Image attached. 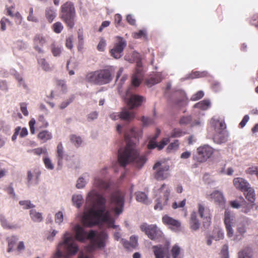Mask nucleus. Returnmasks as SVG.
Instances as JSON below:
<instances>
[{"instance_id": "obj_1", "label": "nucleus", "mask_w": 258, "mask_h": 258, "mask_svg": "<svg viewBox=\"0 0 258 258\" xmlns=\"http://www.w3.org/2000/svg\"><path fill=\"white\" fill-rule=\"evenodd\" d=\"M86 201L91 207L85 211L81 217V222L85 226L91 227L96 224H104L108 227L120 230L118 226L114 224V219L110 212L106 210L105 198L93 189L88 193Z\"/></svg>"}, {"instance_id": "obj_2", "label": "nucleus", "mask_w": 258, "mask_h": 258, "mask_svg": "<svg viewBox=\"0 0 258 258\" xmlns=\"http://www.w3.org/2000/svg\"><path fill=\"white\" fill-rule=\"evenodd\" d=\"M124 138L127 143L124 149L118 151V161L122 166H125L130 163H132L136 167L142 168L147 161L146 156L140 155L136 144L130 140L131 138H137L138 133L134 127L124 132Z\"/></svg>"}, {"instance_id": "obj_3", "label": "nucleus", "mask_w": 258, "mask_h": 258, "mask_svg": "<svg viewBox=\"0 0 258 258\" xmlns=\"http://www.w3.org/2000/svg\"><path fill=\"white\" fill-rule=\"evenodd\" d=\"M72 229L75 233V238L77 240L83 242L86 239H89L93 249H102L104 248L108 239V235L106 232L91 230L87 233L78 224L74 225H72Z\"/></svg>"}, {"instance_id": "obj_4", "label": "nucleus", "mask_w": 258, "mask_h": 258, "mask_svg": "<svg viewBox=\"0 0 258 258\" xmlns=\"http://www.w3.org/2000/svg\"><path fill=\"white\" fill-rule=\"evenodd\" d=\"M233 219L231 215L230 211L226 210L224 213V223L226 230L227 236L229 238L233 237V240L239 241L243 239L244 234L247 231L248 226V219L247 218L238 221L236 225V233L232 227Z\"/></svg>"}, {"instance_id": "obj_5", "label": "nucleus", "mask_w": 258, "mask_h": 258, "mask_svg": "<svg viewBox=\"0 0 258 258\" xmlns=\"http://www.w3.org/2000/svg\"><path fill=\"white\" fill-rule=\"evenodd\" d=\"M78 250V246L72 234L69 231H66L63 234V241L58 244L53 258H60L63 256V253L74 255Z\"/></svg>"}, {"instance_id": "obj_6", "label": "nucleus", "mask_w": 258, "mask_h": 258, "mask_svg": "<svg viewBox=\"0 0 258 258\" xmlns=\"http://www.w3.org/2000/svg\"><path fill=\"white\" fill-rule=\"evenodd\" d=\"M153 251L156 258H182L181 253V249L177 244L174 245L171 248L169 255H166L168 246L162 245L154 246Z\"/></svg>"}, {"instance_id": "obj_7", "label": "nucleus", "mask_w": 258, "mask_h": 258, "mask_svg": "<svg viewBox=\"0 0 258 258\" xmlns=\"http://www.w3.org/2000/svg\"><path fill=\"white\" fill-rule=\"evenodd\" d=\"M124 59L130 62H136V73L132 76L131 83L132 86L138 87L141 82V79L143 77L142 63L141 62V55L138 52L134 51L132 54V58H130L129 56L125 55Z\"/></svg>"}, {"instance_id": "obj_8", "label": "nucleus", "mask_w": 258, "mask_h": 258, "mask_svg": "<svg viewBox=\"0 0 258 258\" xmlns=\"http://www.w3.org/2000/svg\"><path fill=\"white\" fill-rule=\"evenodd\" d=\"M86 80L89 82L96 84H105L111 81V74L108 70L93 72L86 75Z\"/></svg>"}, {"instance_id": "obj_9", "label": "nucleus", "mask_w": 258, "mask_h": 258, "mask_svg": "<svg viewBox=\"0 0 258 258\" xmlns=\"http://www.w3.org/2000/svg\"><path fill=\"white\" fill-rule=\"evenodd\" d=\"M124 204V195L121 191H116L112 194L110 199V208L118 216L123 209Z\"/></svg>"}, {"instance_id": "obj_10", "label": "nucleus", "mask_w": 258, "mask_h": 258, "mask_svg": "<svg viewBox=\"0 0 258 258\" xmlns=\"http://www.w3.org/2000/svg\"><path fill=\"white\" fill-rule=\"evenodd\" d=\"M75 16V8L72 3L67 2L61 6V18L71 28L74 25Z\"/></svg>"}, {"instance_id": "obj_11", "label": "nucleus", "mask_w": 258, "mask_h": 258, "mask_svg": "<svg viewBox=\"0 0 258 258\" xmlns=\"http://www.w3.org/2000/svg\"><path fill=\"white\" fill-rule=\"evenodd\" d=\"M171 189L165 184H163L160 188V197L155 201V210L161 211L168 204Z\"/></svg>"}, {"instance_id": "obj_12", "label": "nucleus", "mask_w": 258, "mask_h": 258, "mask_svg": "<svg viewBox=\"0 0 258 258\" xmlns=\"http://www.w3.org/2000/svg\"><path fill=\"white\" fill-rule=\"evenodd\" d=\"M169 165L164 161H157L153 166V169L155 171L154 178L158 180H163L169 176Z\"/></svg>"}, {"instance_id": "obj_13", "label": "nucleus", "mask_w": 258, "mask_h": 258, "mask_svg": "<svg viewBox=\"0 0 258 258\" xmlns=\"http://www.w3.org/2000/svg\"><path fill=\"white\" fill-rule=\"evenodd\" d=\"M132 86L125 90V94H122V98L124 99L131 109L138 107L141 105L144 100L142 96L133 94L131 92Z\"/></svg>"}, {"instance_id": "obj_14", "label": "nucleus", "mask_w": 258, "mask_h": 258, "mask_svg": "<svg viewBox=\"0 0 258 258\" xmlns=\"http://www.w3.org/2000/svg\"><path fill=\"white\" fill-rule=\"evenodd\" d=\"M197 155L194 158L199 162L206 161L214 153V149L208 145L199 147L197 149Z\"/></svg>"}, {"instance_id": "obj_15", "label": "nucleus", "mask_w": 258, "mask_h": 258, "mask_svg": "<svg viewBox=\"0 0 258 258\" xmlns=\"http://www.w3.org/2000/svg\"><path fill=\"white\" fill-rule=\"evenodd\" d=\"M140 228L152 240H156L162 236V232L155 225L143 223L141 225Z\"/></svg>"}, {"instance_id": "obj_16", "label": "nucleus", "mask_w": 258, "mask_h": 258, "mask_svg": "<svg viewBox=\"0 0 258 258\" xmlns=\"http://www.w3.org/2000/svg\"><path fill=\"white\" fill-rule=\"evenodd\" d=\"M126 46V41L121 37H117L114 47L110 50L111 56L116 59L120 58L122 55L123 50Z\"/></svg>"}, {"instance_id": "obj_17", "label": "nucleus", "mask_w": 258, "mask_h": 258, "mask_svg": "<svg viewBox=\"0 0 258 258\" xmlns=\"http://www.w3.org/2000/svg\"><path fill=\"white\" fill-rule=\"evenodd\" d=\"M41 174L39 169L35 168L27 171V185L28 187L37 185Z\"/></svg>"}, {"instance_id": "obj_18", "label": "nucleus", "mask_w": 258, "mask_h": 258, "mask_svg": "<svg viewBox=\"0 0 258 258\" xmlns=\"http://www.w3.org/2000/svg\"><path fill=\"white\" fill-rule=\"evenodd\" d=\"M135 113L128 109H123L120 113H112L110 114V117L113 120L119 118L128 122L131 121L135 118Z\"/></svg>"}, {"instance_id": "obj_19", "label": "nucleus", "mask_w": 258, "mask_h": 258, "mask_svg": "<svg viewBox=\"0 0 258 258\" xmlns=\"http://www.w3.org/2000/svg\"><path fill=\"white\" fill-rule=\"evenodd\" d=\"M198 213L203 220L204 227H208L211 223V213L210 209L204 207L202 204H198Z\"/></svg>"}, {"instance_id": "obj_20", "label": "nucleus", "mask_w": 258, "mask_h": 258, "mask_svg": "<svg viewBox=\"0 0 258 258\" xmlns=\"http://www.w3.org/2000/svg\"><path fill=\"white\" fill-rule=\"evenodd\" d=\"M47 42L46 37L42 34H36L33 38L34 49L39 54H43L44 50L41 47Z\"/></svg>"}, {"instance_id": "obj_21", "label": "nucleus", "mask_w": 258, "mask_h": 258, "mask_svg": "<svg viewBox=\"0 0 258 258\" xmlns=\"http://www.w3.org/2000/svg\"><path fill=\"white\" fill-rule=\"evenodd\" d=\"M163 222L168 225L169 228L173 231H177L179 230L181 224L179 221L165 215L162 218Z\"/></svg>"}, {"instance_id": "obj_22", "label": "nucleus", "mask_w": 258, "mask_h": 258, "mask_svg": "<svg viewBox=\"0 0 258 258\" xmlns=\"http://www.w3.org/2000/svg\"><path fill=\"white\" fill-rule=\"evenodd\" d=\"M0 223L2 226L7 230H14L20 229L21 227L19 224L9 221L3 214H0Z\"/></svg>"}, {"instance_id": "obj_23", "label": "nucleus", "mask_w": 258, "mask_h": 258, "mask_svg": "<svg viewBox=\"0 0 258 258\" xmlns=\"http://www.w3.org/2000/svg\"><path fill=\"white\" fill-rule=\"evenodd\" d=\"M56 158L59 166L62 165L63 160H68V156L66 154L61 143H59L57 146Z\"/></svg>"}, {"instance_id": "obj_24", "label": "nucleus", "mask_w": 258, "mask_h": 258, "mask_svg": "<svg viewBox=\"0 0 258 258\" xmlns=\"http://www.w3.org/2000/svg\"><path fill=\"white\" fill-rule=\"evenodd\" d=\"M211 200L220 206L223 207L225 204V199L222 193L218 190L213 191L210 195Z\"/></svg>"}, {"instance_id": "obj_25", "label": "nucleus", "mask_w": 258, "mask_h": 258, "mask_svg": "<svg viewBox=\"0 0 258 258\" xmlns=\"http://www.w3.org/2000/svg\"><path fill=\"white\" fill-rule=\"evenodd\" d=\"M233 183L237 189L242 191H245L250 186L249 183L245 179L240 177L234 178Z\"/></svg>"}, {"instance_id": "obj_26", "label": "nucleus", "mask_w": 258, "mask_h": 258, "mask_svg": "<svg viewBox=\"0 0 258 258\" xmlns=\"http://www.w3.org/2000/svg\"><path fill=\"white\" fill-rule=\"evenodd\" d=\"M200 226V223L197 218V214L193 212L190 214L189 227L192 231H197Z\"/></svg>"}, {"instance_id": "obj_27", "label": "nucleus", "mask_w": 258, "mask_h": 258, "mask_svg": "<svg viewBox=\"0 0 258 258\" xmlns=\"http://www.w3.org/2000/svg\"><path fill=\"white\" fill-rule=\"evenodd\" d=\"M89 174L88 173L83 174L77 180L76 186L78 189L84 188L89 180Z\"/></svg>"}, {"instance_id": "obj_28", "label": "nucleus", "mask_w": 258, "mask_h": 258, "mask_svg": "<svg viewBox=\"0 0 258 258\" xmlns=\"http://www.w3.org/2000/svg\"><path fill=\"white\" fill-rule=\"evenodd\" d=\"M19 240V237L17 235H12L7 238L6 240L8 242V252H11L14 250L16 243Z\"/></svg>"}, {"instance_id": "obj_29", "label": "nucleus", "mask_w": 258, "mask_h": 258, "mask_svg": "<svg viewBox=\"0 0 258 258\" xmlns=\"http://www.w3.org/2000/svg\"><path fill=\"white\" fill-rule=\"evenodd\" d=\"M245 197L247 200L251 204L255 205V194L254 189L251 187H249L246 189L245 191Z\"/></svg>"}, {"instance_id": "obj_30", "label": "nucleus", "mask_w": 258, "mask_h": 258, "mask_svg": "<svg viewBox=\"0 0 258 258\" xmlns=\"http://www.w3.org/2000/svg\"><path fill=\"white\" fill-rule=\"evenodd\" d=\"M37 138L43 143H45L52 138V133L48 131L43 130L39 133L37 135Z\"/></svg>"}, {"instance_id": "obj_31", "label": "nucleus", "mask_w": 258, "mask_h": 258, "mask_svg": "<svg viewBox=\"0 0 258 258\" xmlns=\"http://www.w3.org/2000/svg\"><path fill=\"white\" fill-rule=\"evenodd\" d=\"M211 124L215 130L216 132L218 134H221L223 130L225 128V124L224 122L215 120L214 118L211 121Z\"/></svg>"}, {"instance_id": "obj_32", "label": "nucleus", "mask_w": 258, "mask_h": 258, "mask_svg": "<svg viewBox=\"0 0 258 258\" xmlns=\"http://www.w3.org/2000/svg\"><path fill=\"white\" fill-rule=\"evenodd\" d=\"M27 44L26 42L23 41L19 40L14 43V46L13 48V53L14 55H17L18 51H23L27 49Z\"/></svg>"}, {"instance_id": "obj_33", "label": "nucleus", "mask_w": 258, "mask_h": 258, "mask_svg": "<svg viewBox=\"0 0 258 258\" xmlns=\"http://www.w3.org/2000/svg\"><path fill=\"white\" fill-rule=\"evenodd\" d=\"M252 250L250 247H246L238 252V258H252Z\"/></svg>"}, {"instance_id": "obj_34", "label": "nucleus", "mask_w": 258, "mask_h": 258, "mask_svg": "<svg viewBox=\"0 0 258 258\" xmlns=\"http://www.w3.org/2000/svg\"><path fill=\"white\" fill-rule=\"evenodd\" d=\"M39 67L45 72H50L52 69L49 62L44 58H39L37 59Z\"/></svg>"}, {"instance_id": "obj_35", "label": "nucleus", "mask_w": 258, "mask_h": 258, "mask_svg": "<svg viewBox=\"0 0 258 258\" xmlns=\"http://www.w3.org/2000/svg\"><path fill=\"white\" fill-rule=\"evenodd\" d=\"M51 51L54 57H59L60 56L63 50L62 46L53 43L50 46Z\"/></svg>"}, {"instance_id": "obj_36", "label": "nucleus", "mask_w": 258, "mask_h": 258, "mask_svg": "<svg viewBox=\"0 0 258 258\" xmlns=\"http://www.w3.org/2000/svg\"><path fill=\"white\" fill-rule=\"evenodd\" d=\"M224 237V232L222 229L216 228L214 229L212 238L215 240L223 239Z\"/></svg>"}, {"instance_id": "obj_37", "label": "nucleus", "mask_w": 258, "mask_h": 258, "mask_svg": "<svg viewBox=\"0 0 258 258\" xmlns=\"http://www.w3.org/2000/svg\"><path fill=\"white\" fill-rule=\"evenodd\" d=\"M94 185L100 189H106L109 186V184L107 182L98 177H96L94 178Z\"/></svg>"}, {"instance_id": "obj_38", "label": "nucleus", "mask_w": 258, "mask_h": 258, "mask_svg": "<svg viewBox=\"0 0 258 258\" xmlns=\"http://www.w3.org/2000/svg\"><path fill=\"white\" fill-rule=\"evenodd\" d=\"M30 216L31 220L35 222H40L43 220L42 214L34 209L30 211Z\"/></svg>"}, {"instance_id": "obj_39", "label": "nucleus", "mask_w": 258, "mask_h": 258, "mask_svg": "<svg viewBox=\"0 0 258 258\" xmlns=\"http://www.w3.org/2000/svg\"><path fill=\"white\" fill-rule=\"evenodd\" d=\"M136 200L138 202H141L145 204L150 203V201L148 199L147 195L143 192L138 191L136 192Z\"/></svg>"}, {"instance_id": "obj_40", "label": "nucleus", "mask_w": 258, "mask_h": 258, "mask_svg": "<svg viewBox=\"0 0 258 258\" xmlns=\"http://www.w3.org/2000/svg\"><path fill=\"white\" fill-rule=\"evenodd\" d=\"M46 18L49 23H51L56 16V11L51 7L48 8L45 10Z\"/></svg>"}, {"instance_id": "obj_41", "label": "nucleus", "mask_w": 258, "mask_h": 258, "mask_svg": "<svg viewBox=\"0 0 258 258\" xmlns=\"http://www.w3.org/2000/svg\"><path fill=\"white\" fill-rule=\"evenodd\" d=\"M72 200L73 205L79 208L83 202V196L81 194H75L73 195Z\"/></svg>"}, {"instance_id": "obj_42", "label": "nucleus", "mask_w": 258, "mask_h": 258, "mask_svg": "<svg viewBox=\"0 0 258 258\" xmlns=\"http://www.w3.org/2000/svg\"><path fill=\"white\" fill-rule=\"evenodd\" d=\"M211 106V102L209 100H204L194 105L195 108H198L202 110H205Z\"/></svg>"}, {"instance_id": "obj_43", "label": "nucleus", "mask_w": 258, "mask_h": 258, "mask_svg": "<svg viewBox=\"0 0 258 258\" xmlns=\"http://www.w3.org/2000/svg\"><path fill=\"white\" fill-rule=\"evenodd\" d=\"M254 205H255L245 202L244 203L242 204L241 207V212L245 214H248L253 208Z\"/></svg>"}, {"instance_id": "obj_44", "label": "nucleus", "mask_w": 258, "mask_h": 258, "mask_svg": "<svg viewBox=\"0 0 258 258\" xmlns=\"http://www.w3.org/2000/svg\"><path fill=\"white\" fill-rule=\"evenodd\" d=\"M11 73L13 74L15 76L16 79L19 82V84L20 86H22L24 89H27V86L25 84V82L23 80L22 77L15 70H12Z\"/></svg>"}, {"instance_id": "obj_45", "label": "nucleus", "mask_w": 258, "mask_h": 258, "mask_svg": "<svg viewBox=\"0 0 258 258\" xmlns=\"http://www.w3.org/2000/svg\"><path fill=\"white\" fill-rule=\"evenodd\" d=\"M127 79V76H123L120 80V82L117 85V89L120 95L122 97V94H125V90L124 92L123 91L122 86Z\"/></svg>"}, {"instance_id": "obj_46", "label": "nucleus", "mask_w": 258, "mask_h": 258, "mask_svg": "<svg viewBox=\"0 0 258 258\" xmlns=\"http://www.w3.org/2000/svg\"><path fill=\"white\" fill-rule=\"evenodd\" d=\"M161 80V78L159 75H157L155 77H152L150 79L147 80L146 83L149 87H151L153 85L159 83Z\"/></svg>"}, {"instance_id": "obj_47", "label": "nucleus", "mask_w": 258, "mask_h": 258, "mask_svg": "<svg viewBox=\"0 0 258 258\" xmlns=\"http://www.w3.org/2000/svg\"><path fill=\"white\" fill-rule=\"evenodd\" d=\"M71 141L76 147H79L82 143V139L80 136L76 135H72L71 137Z\"/></svg>"}, {"instance_id": "obj_48", "label": "nucleus", "mask_w": 258, "mask_h": 258, "mask_svg": "<svg viewBox=\"0 0 258 258\" xmlns=\"http://www.w3.org/2000/svg\"><path fill=\"white\" fill-rule=\"evenodd\" d=\"M12 22L7 18L3 17L0 21L1 30L4 31L7 29V25H12Z\"/></svg>"}, {"instance_id": "obj_49", "label": "nucleus", "mask_w": 258, "mask_h": 258, "mask_svg": "<svg viewBox=\"0 0 258 258\" xmlns=\"http://www.w3.org/2000/svg\"><path fill=\"white\" fill-rule=\"evenodd\" d=\"M207 73L206 72H195L190 74H189L185 79H195L200 77H203L206 76L207 75Z\"/></svg>"}, {"instance_id": "obj_50", "label": "nucleus", "mask_w": 258, "mask_h": 258, "mask_svg": "<svg viewBox=\"0 0 258 258\" xmlns=\"http://www.w3.org/2000/svg\"><path fill=\"white\" fill-rule=\"evenodd\" d=\"M19 204L22 206L24 209H29L35 207V206L29 200L20 201H19Z\"/></svg>"}, {"instance_id": "obj_51", "label": "nucleus", "mask_w": 258, "mask_h": 258, "mask_svg": "<svg viewBox=\"0 0 258 258\" xmlns=\"http://www.w3.org/2000/svg\"><path fill=\"white\" fill-rule=\"evenodd\" d=\"M27 19L28 21L34 23H37L38 22V19L34 15L33 8H30L29 15L28 16Z\"/></svg>"}, {"instance_id": "obj_52", "label": "nucleus", "mask_w": 258, "mask_h": 258, "mask_svg": "<svg viewBox=\"0 0 258 258\" xmlns=\"http://www.w3.org/2000/svg\"><path fill=\"white\" fill-rule=\"evenodd\" d=\"M55 222L58 225H61L63 221V214L61 211H58L55 215Z\"/></svg>"}, {"instance_id": "obj_53", "label": "nucleus", "mask_w": 258, "mask_h": 258, "mask_svg": "<svg viewBox=\"0 0 258 258\" xmlns=\"http://www.w3.org/2000/svg\"><path fill=\"white\" fill-rule=\"evenodd\" d=\"M43 162L45 167L48 170H53L54 169V165L52 164L50 159L47 157L43 158Z\"/></svg>"}, {"instance_id": "obj_54", "label": "nucleus", "mask_w": 258, "mask_h": 258, "mask_svg": "<svg viewBox=\"0 0 258 258\" xmlns=\"http://www.w3.org/2000/svg\"><path fill=\"white\" fill-rule=\"evenodd\" d=\"M246 173L250 175H255L258 178V167L251 166L246 170Z\"/></svg>"}, {"instance_id": "obj_55", "label": "nucleus", "mask_w": 258, "mask_h": 258, "mask_svg": "<svg viewBox=\"0 0 258 258\" xmlns=\"http://www.w3.org/2000/svg\"><path fill=\"white\" fill-rule=\"evenodd\" d=\"M179 146V143L178 140L175 141L173 143L169 144L167 148L168 152H170L172 151H175L177 149Z\"/></svg>"}, {"instance_id": "obj_56", "label": "nucleus", "mask_w": 258, "mask_h": 258, "mask_svg": "<svg viewBox=\"0 0 258 258\" xmlns=\"http://www.w3.org/2000/svg\"><path fill=\"white\" fill-rule=\"evenodd\" d=\"M53 31L56 33H59L63 29V26L60 22H56L53 25Z\"/></svg>"}, {"instance_id": "obj_57", "label": "nucleus", "mask_w": 258, "mask_h": 258, "mask_svg": "<svg viewBox=\"0 0 258 258\" xmlns=\"http://www.w3.org/2000/svg\"><path fill=\"white\" fill-rule=\"evenodd\" d=\"M204 95V92L202 91H199L191 96L190 100L194 101L198 100L202 98Z\"/></svg>"}, {"instance_id": "obj_58", "label": "nucleus", "mask_w": 258, "mask_h": 258, "mask_svg": "<svg viewBox=\"0 0 258 258\" xmlns=\"http://www.w3.org/2000/svg\"><path fill=\"white\" fill-rule=\"evenodd\" d=\"M222 258H229L228 246L225 244L223 246L221 251Z\"/></svg>"}, {"instance_id": "obj_59", "label": "nucleus", "mask_w": 258, "mask_h": 258, "mask_svg": "<svg viewBox=\"0 0 258 258\" xmlns=\"http://www.w3.org/2000/svg\"><path fill=\"white\" fill-rule=\"evenodd\" d=\"M183 135V132L180 129H174L170 134L172 138H177L181 137Z\"/></svg>"}, {"instance_id": "obj_60", "label": "nucleus", "mask_w": 258, "mask_h": 258, "mask_svg": "<svg viewBox=\"0 0 258 258\" xmlns=\"http://www.w3.org/2000/svg\"><path fill=\"white\" fill-rule=\"evenodd\" d=\"M191 120L190 116H183L181 118L179 123L181 125H186L189 124Z\"/></svg>"}, {"instance_id": "obj_61", "label": "nucleus", "mask_w": 258, "mask_h": 258, "mask_svg": "<svg viewBox=\"0 0 258 258\" xmlns=\"http://www.w3.org/2000/svg\"><path fill=\"white\" fill-rule=\"evenodd\" d=\"M33 154H34L35 155L39 156L42 153H45L47 154V152L46 149L42 148H37L33 149Z\"/></svg>"}, {"instance_id": "obj_62", "label": "nucleus", "mask_w": 258, "mask_h": 258, "mask_svg": "<svg viewBox=\"0 0 258 258\" xmlns=\"http://www.w3.org/2000/svg\"><path fill=\"white\" fill-rule=\"evenodd\" d=\"M230 205L234 209H239L241 207L242 204L237 200L230 202Z\"/></svg>"}, {"instance_id": "obj_63", "label": "nucleus", "mask_w": 258, "mask_h": 258, "mask_svg": "<svg viewBox=\"0 0 258 258\" xmlns=\"http://www.w3.org/2000/svg\"><path fill=\"white\" fill-rule=\"evenodd\" d=\"M169 142V139L168 138H164L160 142L159 144L157 145V148L159 150H162L165 145H166Z\"/></svg>"}, {"instance_id": "obj_64", "label": "nucleus", "mask_w": 258, "mask_h": 258, "mask_svg": "<svg viewBox=\"0 0 258 258\" xmlns=\"http://www.w3.org/2000/svg\"><path fill=\"white\" fill-rule=\"evenodd\" d=\"M58 231L55 230H53L52 232H49L46 234V239L50 241H52L53 240L54 237L57 233Z\"/></svg>"}]
</instances>
